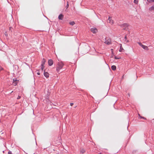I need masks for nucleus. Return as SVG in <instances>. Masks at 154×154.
Listing matches in <instances>:
<instances>
[{
  "label": "nucleus",
  "instance_id": "26",
  "mask_svg": "<svg viewBox=\"0 0 154 154\" xmlns=\"http://www.w3.org/2000/svg\"><path fill=\"white\" fill-rule=\"evenodd\" d=\"M8 154H12L11 152L10 151H9V152H8Z\"/></svg>",
  "mask_w": 154,
  "mask_h": 154
},
{
  "label": "nucleus",
  "instance_id": "17",
  "mask_svg": "<svg viewBox=\"0 0 154 154\" xmlns=\"http://www.w3.org/2000/svg\"><path fill=\"white\" fill-rule=\"evenodd\" d=\"M147 1L149 3L154 2V0H147Z\"/></svg>",
  "mask_w": 154,
  "mask_h": 154
},
{
  "label": "nucleus",
  "instance_id": "21",
  "mask_svg": "<svg viewBox=\"0 0 154 154\" xmlns=\"http://www.w3.org/2000/svg\"><path fill=\"white\" fill-rule=\"evenodd\" d=\"M13 82H15L17 81V79H16V78L13 79Z\"/></svg>",
  "mask_w": 154,
  "mask_h": 154
},
{
  "label": "nucleus",
  "instance_id": "27",
  "mask_svg": "<svg viewBox=\"0 0 154 154\" xmlns=\"http://www.w3.org/2000/svg\"><path fill=\"white\" fill-rule=\"evenodd\" d=\"M21 98V97L20 96H18V97H17V99H20Z\"/></svg>",
  "mask_w": 154,
  "mask_h": 154
},
{
  "label": "nucleus",
  "instance_id": "10",
  "mask_svg": "<svg viewBox=\"0 0 154 154\" xmlns=\"http://www.w3.org/2000/svg\"><path fill=\"white\" fill-rule=\"evenodd\" d=\"M119 45H120V49H119V51L120 52H122V51H123L124 50V49H123V48L122 47V44H120Z\"/></svg>",
  "mask_w": 154,
  "mask_h": 154
},
{
  "label": "nucleus",
  "instance_id": "24",
  "mask_svg": "<svg viewBox=\"0 0 154 154\" xmlns=\"http://www.w3.org/2000/svg\"><path fill=\"white\" fill-rule=\"evenodd\" d=\"M139 116L141 118H143V119H146V118L144 117H141V116H140V115L139 114Z\"/></svg>",
  "mask_w": 154,
  "mask_h": 154
},
{
  "label": "nucleus",
  "instance_id": "1",
  "mask_svg": "<svg viewBox=\"0 0 154 154\" xmlns=\"http://www.w3.org/2000/svg\"><path fill=\"white\" fill-rule=\"evenodd\" d=\"M63 66V64L62 62H58V63L56 69L57 72H59L60 70L62 68Z\"/></svg>",
  "mask_w": 154,
  "mask_h": 154
},
{
  "label": "nucleus",
  "instance_id": "4",
  "mask_svg": "<svg viewBox=\"0 0 154 154\" xmlns=\"http://www.w3.org/2000/svg\"><path fill=\"white\" fill-rule=\"evenodd\" d=\"M91 32L94 33H96L97 31V29L95 28H91Z\"/></svg>",
  "mask_w": 154,
  "mask_h": 154
},
{
  "label": "nucleus",
  "instance_id": "2",
  "mask_svg": "<svg viewBox=\"0 0 154 154\" xmlns=\"http://www.w3.org/2000/svg\"><path fill=\"white\" fill-rule=\"evenodd\" d=\"M105 41L104 42V43L107 45H109L111 44V41L110 39L107 37L105 38Z\"/></svg>",
  "mask_w": 154,
  "mask_h": 154
},
{
  "label": "nucleus",
  "instance_id": "19",
  "mask_svg": "<svg viewBox=\"0 0 154 154\" xmlns=\"http://www.w3.org/2000/svg\"><path fill=\"white\" fill-rule=\"evenodd\" d=\"M138 0H134V2L136 4H138Z\"/></svg>",
  "mask_w": 154,
  "mask_h": 154
},
{
  "label": "nucleus",
  "instance_id": "3",
  "mask_svg": "<svg viewBox=\"0 0 154 154\" xmlns=\"http://www.w3.org/2000/svg\"><path fill=\"white\" fill-rule=\"evenodd\" d=\"M120 26L121 27H124L123 29L124 30H126L127 29V27L128 26V23H125L121 24Z\"/></svg>",
  "mask_w": 154,
  "mask_h": 154
},
{
  "label": "nucleus",
  "instance_id": "7",
  "mask_svg": "<svg viewBox=\"0 0 154 154\" xmlns=\"http://www.w3.org/2000/svg\"><path fill=\"white\" fill-rule=\"evenodd\" d=\"M141 46L144 49L146 50H149L148 48L146 46L142 45Z\"/></svg>",
  "mask_w": 154,
  "mask_h": 154
},
{
  "label": "nucleus",
  "instance_id": "20",
  "mask_svg": "<svg viewBox=\"0 0 154 154\" xmlns=\"http://www.w3.org/2000/svg\"><path fill=\"white\" fill-rule=\"evenodd\" d=\"M44 67H45L44 65H41V69L42 70H43V69L44 68Z\"/></svg>",
  "mask_w": 154,
  "mask_h": 154
},
{
  "label": "nucleus",
  "instance_id": "12",
  "mask_svg": "<svg viewBox=\"0 0 154 154\" xmlns=\"http://www.w3.org/2000/svg\"><path fill=\"white\" fill-rule=\"evenodd\" d=\"M150 11H152L154 10V5L152 6L151 7L149 8V9Z\"/></svg>",
  "mask_w": 154,
  "mask_h": 154
},
{
  "label": "nucleus",
  "instance_id": "9",
  "mask_svg": "<svg viewBox=\"0 0 154 154\" xmlns=\"http://www.w3.org/2000/svg\"><path fill=\"white\" fill-rule=\"evenodd\" d=\"M44 75L47 78H48L49 77V74L47 72H45L44 71Z\"/></svg>",
  "mask_w": 154,
  "mask_h": 154
},
{
  "label": "nucleus",
  "instance_id": "11",
  "mask_svg": "<svg viewBox=\"0 0 154 154\" xmlns=\"http://www.w3.org/2000/svg\"><path fill=\"white\" fill-rule=\"evenodd\" d=\"M46 62V60L44 58L43 59L42 61V64L41 65H44Z\"/></svg>",
  "mask_w": 154,
  "mask_h": 154
},
{
  "label": "nucleus",
  "instance_id": "16",
  "mask_svg": "<svg viewBox=\"0 0 154 154\" xmlns=\"http://www.w3.org/2000/svg\"><path fill=\"white\" fill-rule=\"evenodd\" d=\"M69 24L70 25L73 26L75 24V23L74 21H72L69 23Z\"/></svg>",
  "mask_w": 154,
  "mask_h": 154
},
{
  "label": "nucleus",
  "instance_id": "22",
  "mask_svg": "<svg viewBox=\"0 0 154 154\" xmlns=\"http://www.w3.org/2000/svg\"><path fill=\"white\" fill-rule=\"evenodd\" d=\"M115 59H120L121 58V57H117L116 56H115Z\"/></svg>",
  "mask_w": 154,
  "mask_h": 154
},
{
  "label": "nucleus",
  "instance_id": "8",
  "mask_svg": "<svg viewBox=\"0 0 154 154\" xmlns=\"http://www.w3.org/2000/svg\"><path fill=\"white\" fill-rule=\"evenodd\" d=\"M63 17V15L62 14H60L58 16V18L59 20H62Z\"/></svg>",
  "mask_w": 154,
  "mask_h": 154
},
{
  "label": "nucleus",
  "instance_id": "13",
  "mask_svg": "<svg viewBox=\"0 0 154 154\" xmlns=\"http://www.w3.org/2000/svg\"><path fill=\"white\" fill-rule=\"evenodd\" d=\"M112 69L113 70H115L116 69V66L115 65L112 66H111Z\"/></svg>",
  "mask_w": 154,
  "mask_h": 154
},
{
  "label": "nucleus",
  "instance_id": "28",
  "mask_svg": "<svg viewBox=\"0 0 154 154\" xmlns=\"http://www.w3.org/2000/svg\"><path fill=\"white\" fill-rule=\"evenodd\" d=\"M73 103H70V105L71 106H72L73 105Z\"/></svg>",
  "mask_w": 154,
  "mask_h": 154
},
{
  "label": "nucleus",
  "instance_id": "5",
  "mask_svg": "<svg viewBox=\"0 0 154 154\" xmlns=\"http://www.w3.org/2000/svg\"><path fill=\"white\" fill-rule=\"evenodd\" d=\"M48 64L49 66H52L53 64V60L51 59L49 60L48 61Z\"/></svg>",
  "mask_w": 154,
  "mask_h": 154
},
{
  "label": "nucleus",
  "instance_id": "18",
  "mask_svg": "<svg viewBox=\"0 0 154 154\" xmlns=\"http://www.w3.org/2000/svg\"><path fill=\"white\" fill-rule=\"evenodd\" d=\"M17 84V81L15 82H13V85L14 86H16Z\"/></svg>",
  "mask_w": 154,
  "mask_h": 154
},
{
  "label": "nucleus",
  "instance_id": "15",
  "mask_svg": "<svg viewBox=\"0 0 154 154\" xmlns=\"http://www.w3.org/2000/svg\"><path fill=\"white\" fill-rule=\"evenodd\" d=\"M85 151L84 149H81L80 153L82 154H83L85 152Z\"/></svg>",
  "mask_w": 154,
  "mask_h": 154
},
{
  "label": "nucleus",
  "instance_id": "14",
  "mask_svg": "<svg viewBox=\"0 0 154 154\" xmlns=\"http://www.w3.org/2000/svg\"><path fill=\"white\" fill-rule=\"evenodd\" d=\"M127 36L126 35H125V37H124V41L126 43H127L129 42V41L128 40H127Z\"/></svg>",
  "mask_w": 154,
  "mask_h": 154
},
{
  "label": "nucleus",
  "instance_id": "29",
  "mask_svg": "<svg viewBox=\"0 0 154 154\" xmlns=\"http://www.w3.org/2000/svg\"><path fill=\"white\" fill-rule=\"evenodd\" d=\"M37 74L38 75H40V73L39 72H37Z\"/></svg>",
  "mask_w": 154,
  "mask_h": 154
},
{
  "label": "nucleus",
  "instance_id": "6",
  "mask_svg": "<svg viewBox=\"0 0 154 154\" xmlns=\"http://www.w3.org/2000/svg\"><path fill=\"white\" fill-rule=\"evenodd\" d=\"M108 20L109 21V23H111V24H113V20H112L111 19V17H109Z\"/></svg>",
  "mask_w": 154,
  "mask_h": 154
},
{
  "label": "nucleus",
  "instance_id": "25",
  "mask_svg": "<svg viewBox=\"0 0 154 154\" xmlns=\"http://www.w3.org/2000/svg\"><path fill=\"white\" fill-rule=\"evenodd\" d=\"M68 7H69V4H68V2H67V5L66 6V8H68Z\"/></svg>",
  "mask_w": 154,
  "mask_h": 154
},
{
  "label": "nucleus",
  "instance_id": "23",
  "mask_svg": "<svg viewBox=\"0 0 154 154\" xmlns=\"http://www.w3.org/2000/svg\"><path fill=\"white\" fill-rule=\"evenodd\" d=\"M137 43L139 44V45L141 46L142 45V44L140 42H138Z\"/></svg>",
  "mask_w": 154,
  "mask_h": 154
}]
</instances>
